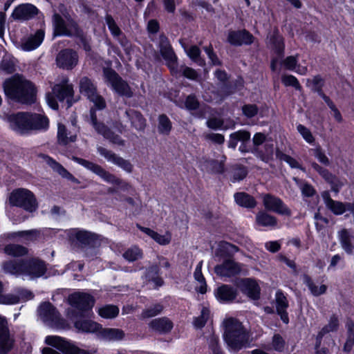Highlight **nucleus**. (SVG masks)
<instances>
[{"mask_svg": "<svg viewBox=\"0 0 354 354\" xmlns=\"http://www.w3.org/2000/svg\"><path fill=\"white\" fill-rule=\"evenodd\" d=\"M6 97L10 101L32 105L37 100V88L34 82L20 73H15L3 83Z\"/></svg>", "mask_w": 354, "mask_h": 354, "instance_id": "obj_1", "label": "nucleus"}, {"mask_svg": "<svg viewBox=\"0 0 354 354\" xmlns=\"http://www.w3.org/2000/svg\"><path fill=\"white\" fill-rule=\"evenodd\" d=\"M72 160L99 176L104 182L114 185L108 189L109 194H117L120 191L133 195L136 192V189L131 184L106 171L100 165L77 156H73Z\"/></svg>", "mask_w": 354, "mask_h": 354, "instance_id": "obj_2", "label": "nucleus"}, {"mask_svg": "<svg viewBox=\"0 0 354 354\" xmlns=\"http://www.w3.org/2000/svg\"><path fill=\"white\" fill-rule=\"evenodd\" d=\"M223 340L230 352L238 353L250 346V335L243 323L231 317L225 320Z\"/></svg>", "mask_w": 354, "mask_h": 354, "instance_id": "obj_3", "label": "nucleus"}, {"mask_svg": "<svg viewBox=\"0 0 354 354\" xmlns=\"http://www.w3.org/2000/svg\"><path fill=\"white\" fill-rule=\"evenodd\" d=\"M3 270L10 274H24L32 278L42 277L46 272L44 261L38 258H29L4 263Z\"/></svg>", "mask_w": 354, "mask_h": 354, "instance_id": "obj_4", "label": "nucleus"}, {"mask_svg": "<svg viewBox=\"0 0 354 354\" xmlns=\"http://www.w3.org/2000/svg\"><path fill=\"white\" fill-rule=\"evenodd\" d=\"M231 249L238 250V248L232 243L223 241L218 243L216 255L224 260L221 264L214 267V272L221 277H232L240 274L241 266L232 259Z\"/></svg>", "mask_w": 354, "mask_h": 354, "instance_id": "obj_5", "label": "nucleus"}, {"mask_svg": "<svg viewBox=\"0 0 354 354\" xmlns=\"http://www.w3.org/2000/svg\"><path fill=\"white\" fill-rule=\"evenodd\" d=\"M9 203L12 207L22 208L28 212H34L38 208V203L35 194L29 189L18 188L10 194Z\"/></svg>", "mask_w": 354, "mask_h": 354, "instance_id": "obj_6", "label": "nucleus"}, {"mask_svg": "<svg viewBox=\"0 0 354 354\" xmlns=\"http://www.w3.org/2000/svg\"><path fill=\"white\" fill-rule=\"evenodd\" d=\"M52 24L53 29V37H68L77 38L80 40L83 46V49L86 52H90L91 50V46L88 42L84 35V30L81 27L79 28L77 32H76L75 30L71 31L67 30L64 27L63 18L57 12H55L52 16Z\"/></svg>", "mask_w": 354, "mask_h": 354, "instance_id": "obj_7", "label": "nucleus"}, {"mask_svg": "<svg viewBox=\"0 0 354 354\" xmlns=\"http://www.w3.org/2000/svg\"><path fill=\"white\" fill-rule=\"evenodd\" d=\"M103 76L105 82L119 96L126 98H131L133 96V91L128 82L112 68H104Z\"/></svg>", "mask_w": 354, "mask_h": 354, "instance_id": "obj_8", "label": "nucleus"}, {"mask_svg": "<svg viewBox=\"0 0 354 354\" xmlns=\"http://www.w3.org/2000/svg\"><path fill=\"white\" fill-rule=\"evenodd\" d=\"M44 342L63 354H97V349L91 351L85 350L78 347L71 340L57 335H48Z\"/></svg>", "mask_w": 354, "mask_h": 354, "instance_id": "obj_9", "label": "nucleus"}, {"mask_svg": "<svg viewBox=\"0 0 354 354\" xmlns=\"http://www.w3.org/2000/svg\"><path fill=\"white\" fill-rule=\"evenodd\" d=\"M95 302L94 297L88 293L75 292L68 297V304L75 309L73 315L76 317H86V313L92 310Z\"/></svg>", "mask_w": 354, "mask_h": 354, "instance_id": "obj_10", "label": "nucleus"}, {"mask_svg": "<svg viewBox=\"0 0 354 354\" xmlns=\"http://www.w3.org/2000/svg\"><path fill=\"white\" fill-rule=\"evenodd\" d=\"M40 316L45 322L50 323L51 326L57 329H66L68 324L62 317L60 313L50 301L42 302L39 307Z\"/></svg>", "mask_w": 354, "mask_h": 354, "instance_id": "obj_11", "label": "nucleus"}, {"mask_svg": "<svg viewBox=\"0 0 354 354\" xmlns=\"http://www.w3.org/2000/svg\"><path fill=\"white\" fill-rule=\"evenodd\" d=\"M52 92L59 102L66 101L67 108L73 106L77 101L74 100L73 85L69 83L68 78H64L59 83L55 84L52 88Z\"/></svg>", "mask_w": 354, "mask_h": 354, "instance_id": "obj_12", "label": "nucleus"}, {"mask_svg": "<svg viewBox=\"0 0 354 354\" xmlns=\"http://www.w3.org/2000/svg\"><path fill=\"white\" fill-rule=\"evenodd\" d=\"M29 112H17L5 114L3 120L9 124L10 128L21 134L29 131Z\"/></svg>", "mask_w": 354, "mask_h": 354, "instance_id": "obj_13", "label": "nucleus"}, {"mask_svg": "<svg viewBox=\"0 0 354 354\" xmlns=\"http://www.w3.org/2000/svg\"><path fill=\"white\" fill-rule=\"evenodd\" d=\"M57 66L63 70L71 71L78 64L79 55L73 48L62 49L56 56Z\"/></svg>", "mask_w": 354, "mask_h": 354, "instance_id": "obj_14", "label": "nucleus"}, {"mask_svg": "<svg viewBox=\"0 0 354 354\" xmlns=\"http://www.w3.org/2000/svg\"><path fill=\"white\" fill-rule=\"evenodd\" d=\"M263 204L267 211L280 215L290 216L292 212L279 197L271 194H266L263 196Z\"/></svg>", "mask_w": 354, "mask_h": 354, "instance_id": "obj_15", "label": "nucleus"}, {"mask_svg": "<svg viewBox=\"0 0 354 354\" xmlns=\"http://www.w3.org/2000/svg\"><path fill=\"white\" fill-rule=\"evenodd\" d=\"M160 52L162 58L167 62V65L173 73L174 68L173 65H177L178 57L169 42L168 37L165 34H161L159 37Z\"/></svg>", "mask_w": 354, "mask_h": 354, "instance_id": "obj_16", "label": "nucleus"}, {"mask_svg": "<svg viewBox=\"0 0 354 354\" xmlns=\"http://www.w3.org/2000/svg\"><path fill=\"white\" fill-rule=\"evenodd\" d=\"M254 40V36L245 28L229 30L227 36V41L233 46H250Z\"/></svg>", "mask_w": 354, "mask_h": 354, "instance_id": "obj_17", "label": "nucleus"}, {"mask_svg": "<svg viewBox=\"0 0 354 354\" xmlns=\"http://www.w3.org/2000/svg\"><path fill=\"white\" fill-rule=\"evenodd\" d=\"M267 46L277 56L281 59L285 55V39L280 33L278 28H274L271 33L267 36Z\"/></svg>", "mask_w": 354, "mask_h": 354, "instance_id": "obj_18", "label": "nucleus"}, {"mask_svg": "<svg viewBox=\"0 0 354 354\" xmlns=\"http://www.w3.org/2000/svg\"><path fill=\"white\" fill-rule=\"evenodd\" d=\"M15 339L10 335L8 321L0 317V354H8L14 348Z\"/></svg>", "mask_w": 354, "mask_h": 354, "instance_id": "obj_19", "label": "nucleus"}, {"mask_svg": "<svg viewBox=\"0 0 354 354\" xmlns=\"http://www.w3.org/2000/svg\"><path fill=\"white\" fill-rule=\"evenodd\" d=\"M214 295L220 304H232L237 298L239 292L237 288L230 284L222 283L214 290Z\"/></svg>", "mask_w": 354, "mask_h": 354, "instance_id": "obj_20", "label": "nucleus"}, {"mask_svg": "<svg viewBox=\"0 0 354 354\" xmlns=\"http://www.w3.org/2000/svg\"><path fill=\"white\" fill-rule=\"evenodd\" d=\"M311 167L330 186V189L335 194H338L343 186L339 178L331 173L328 169L320 166L315 162H312Z\"/></svg>", "mask_w": 354, "mask_h": 354, "instance_id": "obj_21", "label": "nucleus"}, {"mask_svg": "<svg viewBox=\"0 0 354 354\" xmlns=\"http://www.w3.org/2000/svg\"><path fill=\"white\" fill-rule=\"evenodd\" d=\"M236 287L249 298L257 300L260 298L261 288L258 283L252 278H243L236 283Z\"/></svg>", "mask_w": 354, "mask_h": 354, "instance_id": "obj_22", "label": "nucleus"}, {"mask_svg": "<svg viewBox=\"0 0 354 354\" xmlns=\"http://www.w3.org/2000/svg\"><path fill=\"white\" fill-rule=\"evenodd\" d=\"M97 152L102 156H104L108 161L113 162L117 166L122 168L127 173H131L133 170V165L128 160H125L123 158L117 156L113 151L106 149L103 147H98Z\"/></svg>", "mask_w": 354, "mask_h": 354, "instance_id": "obj_23", "label": "nucleus"}, {"mask_svg": "<svg viewBox=\"0 0 354 354\" xmlns=\"http://www.w3.org/2000/svg\"><path fill=\"white\" fill-rule=\"evenodd\" d=\"M39 9L32 3H22L14 9L12 17L16 20H28L39 13Z\"/></svg>", "mask_w": 354, "mask_h": 354, "instance_id": "obj_24", "label": "nucleus"}, {"mask_svg": "<svg viewBox=\"0 0 354 354\" xmlns=\"http://www.w3.org/2000/svg\"><path fill=\"white\" fill-rule=\"evenodd\" d=\"M275 301L277 314L280 317V319L283 324H288L290 322L287 311V309L289 307V303L282 290H279L276 292Z\"/></svg>", "mask_w": 354, "mask_h": 354, "instance_id": "obj_25", "label": "nucleus"}, {"mask_svg": "<svg viewBox=\"0 0 354 354\" xmlns=\"http://www.w3.org/2000/svg\"><path fill=\"white\" fill-rule=\"evenodd\" d=\"M70 239L71 241H77L80 244L84 245H93L98 239L97 234L84 230H75L73 232L71 233Z\"/></svg>", "mask_w": 354, "mask_h": 354, "instance_id": "obj_26", "label": "nucleus"}, {"mask_svg": "<svg viewBox=\"0 0 354 354\" xmlns=\"http://www.w3.org/2000/svg\"><path fill=\"white\" fill-rule=\"evenodd\" d=\"M124 115L130 122L131 127L138 131H145L147 126V120L139 111L128 109L125 111Z\"/></svg>", "mask_w": 354, "mask_h": 354, "instance_id": "obj_27", "label": "nucleus"}, {"mask_svg": "<svg viewBox=\"0 0 354 354\" xmlns=\"http://www.w3.org/2000/svg\"><path fill=\"white\" fill-rule=\"evenodd\" d=\"M244 80L241 76H239L233 80H227L220 86V91L222 95L225 97L230 96L238 91H242L244 88Z\"/></svg>", "mask_w": 354, "mask_h": 354, "instance_id": "obj_28", "label": "nucleus"}, {"mask_svg": "<svg viewBox=\"0 0 354 354\" xmlns=\"http://www.w3.org/2000/svg\"><path fill=\"white\" fill-rule=\"evenodd\" d=\"M144 278L146 282L153 283L155 289H158L165 283L162 277H160V268L157 264L151 265L146 269Z\"/></svg>", "mask_w": 354, "mask_h": 354, "instance_id": "obj_29", "label": "nucleus"}, {"mask_svg": "<svg viewBox=\"0 0 354 354\" xmlns=\"http://www.w3.org/2000/svg\"><path fill=\"white\" fill-rule=\"evenodd\" d=\"M149 326L153 331L159 334H167L174 328V323L167 317L152 319Z\"/></svg>", "mask_w": 354, "mask_h": 354, "instance_id": "obj_30", "label": "nucleus"}, {"mask_svg": "<svg viewBox=\"0 0 354 354\" xmlns=\"http://www.w3.org/2000/svg\"><path fill=\"white\" fill-rule=\"evenodd\" d=\"M306 86L310 87V90L313 93H317V95L323 99L325 102L330 97L325 94L323 88L325 86V80L321 75H316L313 76V79H308Z\"/></svg>", "mask_w": 354, "mask_h": 354, "instance_id": "obj_31", "label": "nucleus"}, {"mask_svg": "<svg viewBox=\"0 0 354 354\" xmlns=\"http://www.w3.org/2000/svg\"><path fill=\"white\" fill-rule=\"evenodd\" d=\"M29 131L46 130L49 126V120L46 115L29 112Z\"/></svg>", "mask_w": 354, "mask_h": 354, "instance_id": "obj_32", "label": "nucleus"}, {"mask_svg": "<svg viewBox=\"0 0 354 354\" xmlns=\"http://www.w3.org/2000/svg\"><path fill=\"white\" fill-rule=\"evenodd\" d=\"M74 327L79 332L85 333H93L100 332L102 325L92 320L79 319L75 321Z\"/></svg>", "mask_w": 354, "mask_h": 354, "instance_id": "obj_33", "label": "nucleus"}, {"mask_svg": "<svg viewBox=\"0 0 354 354\" xmlns=\"http://www.w3.org/2000/svg\"><path fill=\"white\" fill-rule=\"evenodd\" d=\"M79 91L81 94L88 98L96 94L97 92V86L93 80L87 76H84L80 80Z\"/></svg>", "mask_w": 354, "mask_h": 354, "instance_id": "obj_34", "label": "nucleus"}, {"mask_svg": "<svg viewBox=\"0 0 354 354\" xmlns=\"http://www.w3.org/2000/svg\"><path fill=\"white\" fill-rule=\"evenodd\" d=\"M45 37L44 29L37 30L34 35H31L23 44V49L31 51L37 48L43 42Z\"/></svg>", "mask_w": 354, "mask_h": 354, "instance_id": "obj_35", "label": "nucleus"}, {"mask_svg": "<svg viewBox=\"0 0 354 354\" xmlns=\"http://www.w3.org/2000/svg\"><path fill=\"white\" fill-rule=\"evenodd\" d=\"M235 203L240 207L247 209H253L257 206L255 198L244 192H236L234 194Z\"/></svg>", "mask_w": 354, "mask_h": 354, "instance_id": "obj_36", "label": "nucleus"}, {"mask_svg": "<svg viewBox=\"0 0 354 354\" xmlns=\"http://www.w3.org/2000/svg\"><path fill=\"white\" fill-rule=\"evenodd\" d=\"M251 133L245 129H240L230 134L227 147L230 149L235 150L238 142L249 141L250 140Z\"/></svg>", "mask_w": 354, "mask_h": 354, "instance_id": "obj_37", "label": "nucleus"}, {"mask_svg": "<svg viewBox=\"0 0 354 354\" xmlns=\"http://www.w3.org/2000/svg\"><path fill=\"white\" fill-rule=\"evenodd\" d=\"M48 162L51 168L59 174L62 178L67 179L68 180L78 184L80 180L75 177L71 173H70L62 165L56 161L53 158L48 156Z\"/></svg>", "mask_w": 354, "mask_h": 354, "instance_id": "obj_38", "label": "nucleus"}, {"mask_svg": "<svg viewBox=\"0 0 354 354\" xmlns=\"http://www.w3.org/2000/svg\"><path fill=\"white\" fill-rule=\"evenodd\" d=\"M346 338L343 346V352L349 353L354 346V321L349 318L346 322Z\"/></svg>", "mask_w": 354, "mask_h": 354, "instance_id": "obj_39", "label": "nucleus"}, {"mask_svg": "<svg viewBox=\"0 0 354 354\" xmlns=\"http://www.w3.org/2000/svg\"><path fill=\"white\" fill-rule=\"evenodd\" d=\"M353 236L347 229H342L339 232V240L342 248L348 254H352L354 250V245L352 243Z\"/></svg>", "mask_w": 354, "mask_h": 354, "instance_id": "obj_40", "label": "nucleus"}, {"mask_svg": "<svg viewBox=\"0 0 354 354\" xmlns=\"http://www.w3.org/2000/svg\"><path fill=\"white\" fill-rule=\"evenodd\" d=\"M256 223L261 227H275L277 225V218L266 211H259L256 215Z\"/></svg>", "mask_w": 354, "mask_h": 354, "instance_id": "obj_41", "label": "nucleus"}, {"mask_svg": "<svg viewBox=\"0 0 354 354\" xmlns=\"http://www.w3.org/2000/svg\"><path fill=\"white\" fill-rule=\"evenodd\" d=\"M59 10L62 13V16L59 15L64 19V27L71 31L75 30L78 32L79 28L80 27L76 20H75L70 15L68 10L64 4H61L59 7Z\"/></svg>", "mask_w": 354, "mask_h": 354, "instance_id": "obj_42", "label": "nucleus"}, {"mask_svg": "<svg viewBox=\"0 0 354 354\" xmlns=\"http://www.w3.org/2000/svg\"><path fill=\"white\" fill-rule=\"evenodd\" d=\"M136 227L141 232H144L145 234L150 236L156 243L161 245H167L171 241L170 237H167L165 235L160 234L159 233L151 230V228L143 227L139 223L136 224Z\"/></svg>", "mask_w": 354, "mask_h": 354, "instance_id": "obj_43", "label": "nucleus"}, {"mask_svg": "<svg viewBox=\"0 0 354 354\" xmlns=\"http://www.w3.org/2000/svg\"><path fill=\"white\" fill-rule=\"evenodd\" d=\"M254 156L261 161L268 163L273 160L274 145L273 144L266 143L261 149L259 147H254Z\"/></svg>", "mask_w": 354, "mask_h": 354, "instance_id": "obj_44", "label": "nucleus"}, {"mask_svg": "<svg viewBox=\"0 0 354 354\" xmlns=\"http://www.w3.org/2000/svg\"><path fill=\"white\" fill-rule=\"evenodd\" d=\"M303 282L308 287L310 293L314 297H319L322 295H324L326 292L328 287L326 285L322 284L319 288L315 284L313 280L311 277L307 274H304L303 277Z\"/></svg>", "mask_w": 354, "mask_h": 354, "instance_id": "obj_45", "label": "nucleus"}, {"mask_svg": "<svg viewBox=\"0 0 354 354\" xmlns=\"http://www.w3.org/2000/svg\"><path fill=\"white\" fill-rule=\"evenodd\" d=\"M99 333L103 339L109 341L121 340L125 335L122 329L102 327V328L100 329Z\"/></svg>", "mask_w": 354, "mask_h": 354, "instance_id": "obj_46", "label": "nucleus"}, {"mask_svg": "<svg viewBox=\"0 0 354 354\" xmlns=\"http://www.w3.org/2000/svg\"><path fill=\"white\" fill-rule=\"evenodd\" d=\"M299 55L287 56L281 62L285 69L295 71V68L298 64ZM307 72V68L303 67L302 70H297L296 73L300 75H305Z\"/></svg>", "mask_w": 354, "mask_h": 354, "instance_id": "obj_47", "label": "nucleus"}, {"mask_svg": "<svg viewBox=\"0 0 354 354\" xmlns=\"http://www.w3.org/2000/svg\"><path fill=\"white\" fill-rule=\"evenodd\" d=\"M248 174V167L241 164H235L232 167L230 181L233 183L245 179Z\"/></svg>", "mask_w": 354, "mask_h": 354, "instance_id": "obj_48", "label": "nucleus"}, {"mask_svg": "<svg viewBox=\"0 0 354 354\" xmlns=\"http://www.w3.org/2000/svg\"><path fill=\"white\" fill-rule=\"evenodd\" d=\"M351 203L350 202H342L339 201L333 200L330 205L326 207L329 209L334 215L340 216L344 214L346 212L349 211L351 208Z\"/></svg>", "mask_w": 354, "mask_h": 354, "instance_id": "obj_49", "label": "nucleus"}, {"mask_svg": "<svg viewBox=\"0 0 354 354\" xmlns=\"http://www.w3.org/2000/svg\"><path fill=\"white\" fill-rule=\"evenodd\" d=\"M4 252L8 256L19 257L26 255L28 250L27 248L21 245L9 243L5 246Z\"/></svg>", "mask_w": 354, "mask_h": 354, "instance_id": "obj_50", "label": "nucleus"}, {"mask_svg": "<svg viewBox=\"0 0 354 354\" xmlns=\"http://www.w3.org/2000/svg\"><path fill=\"white\" fill-rule=\"evenodd\" d=\"M275 156L277 159L281 161H285L292 169H299L302 171L305 170V168L303 167V166L295 158L283 153L279 148L276 149Z\"/></svg>", "mask_w": 354, "mask_h": 354, "instance_id": "obj_51", "label": "nucleus"}, {"mask_svg": "<svg viewBox=\"0 0 354 354\" xmlns=\"http://www.w3.org/2000/svg\"><path fill=\"white\" fill-rule=\"evenodd\" d=\"M202 261L200 262L196 267L194 277L196 281L200 283V286L196 288V291L202 295L205 294L207 292V285L206 283L205 278L204 277L202 272Z\"/></svg>", "mask_w": 354, "mask_h": 354, "instance_id": "obj_52", "label": "nucleus"}, {"mask_svg": "<svg viewBox=\"0 0 354 354\" xmlns=\"http://www.w3.org/2000/svg\"><path fill=\"white\" fill-rule=\"evenodd\" d=\"M158 131L160 134L168 136L172 129V123L169 117L165 114H160L158 118Z\"/></svg>", "mask_w": 354, "mask_h": 354, "instance_id": "obj_53", "label": "nucleus"}, {"mask_svg": "<svg viewBox=\"0 0 354 354\" xmlns=\"http://www.w3.org/2000/svg\"><path fill=\"white\" fill-rule=\"evenodd\" d=\"M119 308L113 304H106L100 307L97 311L98 315L104 319H113L119 315Z\"/></svg>", "mask_w": 354, "mask_h": 354, "instance_id": "obj_54", "label": "nucleus"}, {"mask_svg": "<svg viewBox=\"0 0 354 354\" xmlns=\"http://www.w3.org/2000/svg\"><path fill=\"white\" fill-rule=\"evenodd\" d=\"M281 83L286 87L291 86L297 91H302L303 87L298 79L293 75L284 74L281 77Z\"/></svg>", "mask_w": 354, "mask_h": 354, "instance_id": "obj_55", "label": "nucleus"}, {"mask_svg": "<svg viewBox=\"0 0 354 354\" xmlns=\"http://www.w3.org/2000/svg\"><path fill=\"white\" fill-rule=\"evenodd\" d=\"M105 21L111 34L114 38L122 35V31L116 24L112 15L107 13L105 16Z\"/></svg>", "mask_w": 354, "mask_h": 354, "instance_id": "obj_56", "label": "nucleus"}, {"mask_svg": "<svg viewBox=\"0 0 354 354\" xmlns=\"http://www.w3.org/2000/svg\"><path fill=\"white\" fill-rule=\"evenodd\" d=\"M179 72L184 77L194 81H197L200 78V75L194 68L185 65L180 66V70H176V73Z\"/></svg>", "mask_w": 354, "mask_h": 354, "instance_id": "obj_57", "label": "nucleus"}, {"mask_svg": "<svg viewBox=\"0 0 354 354\" xmlns=\"http://www.w3.org/2000/svg\"><path fill=\"white\" fill-rule=\"evenodd\" d=\"M76 136L68 137L67 129L64 124H59L57 131V139L59 144L67 145L69 142H74Z\"/></svg>", "mask_w": 354, "mask_h": 354, "instance_id": "obj_58", "label": "nucleus"}, {"mask_svg": "<svg viewBox=\"0 0 354 354\" xmlns=\"http://www.w3.org/2000/svg\"><path fill=\"white\" fill-rule=\"evenodd\" d=\"M3 291V284L0 280V304H15L19 301V297L16 295L8 294L2 295Z\"/></svg>", "mask_w": 354, "mask_h": 354, "instance_id": "obj_59", "label": "nucleus"}, {"mask_svg": "<svg viewBox=\"0 0 354 354\" xmlns=\"http://www.w3.org/2000/svg\"><path fill=\"white\" fill-rule=\"evenodd\" d=\"M142 255V251L139 248L135 247L127 249L123 254V257L130 261L133 262L141 258Z\"/></svg>", "mask_w": 354, "mask_h": 354, "instance_id": "obj_60", "label": "nucleus"}, {"mask_svg": "<svg viewBox=\"0 0 354 354\" xmlns=\"http://www.w3.org/2000/svg\"><path fill=\"white\" fill-rule=\"evenodd\" d=\"M286 346V341L283 337L279 334L275 333L272 338V348L279 353H282L284 351Z\"/></svg>", "mask_w": 354, "mask_h": 354, "instance_id": "obj_61", "label": "nucleus"}, {"mask_svg": "<svg viewBox=\"0 0 354 354\" xmlns=\"http://www.w3.org/2000/svg\"><path fill=\"white\" fill-rule=\"evenodd\" d=\"M163 306L160 304H156L149 308L143 310L142 316L144 318H150L155 317L162 313Z\"/></svg>", "mask_w": 354, "mask_h": 354, "instance_id": "obj_62", "label": "nucleus"}, {"mask_svg": "<svg viewBox=\"0 0 354 354\" xmlns=\"http://www.w3.org/2000/svg\"><path fill=\"white\" fill-rule=\"evenodd\" d=\"M339 327V317L336 314H333L330 317L328 324L325 325L322 329H324L326 333L330 332H336Z\"/></svg>", "mask_w": 354, "mask_h": 354, "instance_id": "obj_63", "label": "nucleus"}, {"mask_svg": "<svg viewBox=\"0 0 354 354\" xmlns=\"http://www.w3.org/2000/svg\"><path fill=\"white\" fill-rule=\"evenodd\" d=\"M297 129L306 142L309 144H313L315 142V139L313 135L310 130L306 127L299 124L297 126Z\"/></svg>", "mask_w": 354, "mask_h": 354, "instance_id": "obj_64", "label": "nucleus"}]
</instances>
